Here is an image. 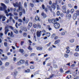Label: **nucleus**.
I'll list each match as a JSON object with an SVG mask.
<instances>
[{
    "mask_svg": "<svg viewBox=\"0 0 79 79\" xmlns=\"http://www.w3.org/2000/svg\"><path fill=\"white\" fill-rule=\"evenodd\" d=\"M77 14H75L73 16V19L75 20L77 18Z\"/></svg>",
    "mask_w": 79,
    "mask_h": 79,
    "instance_id": "obj_12",
    "label": "nucleus"
},
{
    "mask_svg": "<svg viewBox=\"0 0 79 79\" xmlns=\"http://www.w3.org/2000/svg\"><path fill=\"white\" fill-rule=\"evenodd\" d=\"M35 55V53H32L31 55V56H34Z\"/></svg>",
    "mask_w": 79,
    "mask_h": 79,
    "instance_id": "obj_49",
    "label": "nucleus"
},
{
    "mask_svg": "<svg viewBox=\"0 0 79 79\" xmlns=\"http://www.w3.org/2000/svg\"><path fill=\"white\" fill-rule=\"evenodd\" d=\"M54 77V75L53 74H52L49 77V79H50L51 78H52V77Z\"/></svg>",
    "mask_w": 79,
    "mask_h": 79,
    "instance_id": "obj_39",
    "label": "nucleus"
},
{
    "mask_svg": "<svg viewBox=\"0 0 79 79\" xmlns=\"http://www.w3.org/2000/svg\"><path fill=\"white\" fill-rule=\"evenodd\" d=\"M56 4L55 3H53L52 4V8L54 9V10H55L56 9Z\"/></svg>",
    "mask_w": 79,
    "mask_h": 79,
    "instance_id": "obj_8",
    "label": "nucleus"
},
{
    "mask_svg": "<svg viewBox=\"0 0 79 79\" xmlns=\"http://www.w3.org/2000/svg\"><path fill=\"white\" fill-rule=\"evenodd\" d=\"M60 71L61 73H63V69L61 68L60 69Z\"/></svg>",
    "mask_w": 79,
    "mask_h": 79,
    "instance_id": "obj_53",
    "label": "nucleus"
},
{
    "mask_svg": "<svg viewBox=\"0 0 79 79\" xmlns=\"http://www.w3.org/2000/svg\"><path fill=\"white\" fill-rule=\"evenodd\" d=\"M47 27L48 28L49 31H52V28L50 27V25H48Z\"/></svg>",
    "mask_w": 79,
    "mask_h": 79,
    "instance_id": "obj_26",
    "label": "nucleus"
},
{
    "mask_svg": "<svg viewBox=\"0 0 79 79\" xmlns=\"http://www.w3.org/2000/svg\"><path fill=\"white\" fill-rule=\"evenodd\" d=\"M20 63H21V64H23V63H24V62H25V61L24 60H20L19 61Z\"/></svg>",
    "mask_w": 79,
    "mask_h": 79,
    "instance_id": "obj_19",
    "label": "nucleus"
},
{
    "mask_svg": "<svg viewBox=\"0 0 79 79\" xmlns=\"http://www.w3.org/2000/svg\"><path fill=\"white\" fill-rule=\"evenodd\" d=\"M48 21L49 23H52L53 20H52V19H48Z\"/></svg>",
    "mask_w": 79,
    "mask_h": 79,
    "instance_id": "obj_35",
    "label": "nucleus"
},
{
    "mask_svg": "<svg viewBox=\"0 0 79 79\" xmlns=\"http://www.w3.org/2000/svg\"><path fill=\"white\" fill-rule=\"evenodd\" d=\"M42 32H43V33H45L46 32V30H43L42 31Z\"/></svg>",
    "mask_w": 79,
    "mask_h": 79,
    "instance_id": "obj_63",
    "label": "nucleus"
},
{
    "mask_svg": "<svg viewBox=\"0 0 79 79\" xmlns=\"http://www.w3.org/2000/svg\"><path fill=\"white\" fill-rule=\"evenodd\" d=\"M37 27L38 28V29H40V28L42 27L41 25H40L39 23H38L37 24Z\"/></svg>",
    "mask_w": 79,
    "mask_h": 79,
    "instance_id": "obj_13",
    "label": "nucleus"
},
{
    "mask_svg": "<svg viewBox=\"0 0 79 79\" xmlns=\"http://www.w3.org/2000/svg\"><path fill=\"white\" fill-rule=\"evenodd\" d=\"M9 27L11 29V30H12L13 31V30H13V29H14V28L12 26H10Z\"/></svg>",
    "mask_w": 79,
    "mask_h": 79,
    "instance_id": "obj_50",
    "label": "nucleus"
},
{
    "mask_svg": "<svg viewBox=\"0 0 79 79\" xmlns=\"http://www.w3.org/2000/svg\"><path fill=\"white\" fill-rule=\"evenodd\" d=\"M55 36H56V35L55 34H53L51 36L52 39H53V38H54V37H55Z\"/></svg>",
    "mask_w": 79,
    "mask_h": 79,
    "instance_id": "obj_31",
    "label": "nucleus"
},
{
    "mask_svg": "<svg viewBox=\"0 0 79 79\" xmlns=\"http://www.w3.org/2000/svg\"><path fill=\"white\" fill-rule=\"evenodd\" d=\"M60 16L61 17H63L64 16V14H63V13H61L60 14Z\"/></svg>",
    "mask_w": 79,
    "mask_h": 79,
    "instance_id": "obj_55",
    "label": "nucleus"
},
{
    "mask_svg": "<svg viewBox=\"0 0 79 79\" xmlns=\"http://www.w3.org/2000/svg\"><path fill=\"white\" fill-rule=\"evenodd\" d=\"M35 19L36 21H40L39 18V17H38V16H35Z\"/></svg>",
    "mask_w": 79,
    "mask_h": 79,
    "instance_id": "obj_23",
    "label": "nucleus"
},
{
    "mask_svg": "<svg viewBox=\"0 0 79 79\" xmlns=\"http://www.w3.org/2000/svg\"><path fill=\"white\" fill-rule=\"evenodd\" d=\"M5 2L6 3H9V0H5Z\"/></svg>",
    "mask_w": 79,
    "mask_h": 79,
    "instance_id": "obj_43",
    "label": "nucleus"
},
{
    "mask_svg": "<svg viewBox=\"0 0 79 79\" xmlns=\"http://www.w3.org/2000/svg\"><path fill=\"white\" fill-rule=\"evenodd\" d=\"M70 11L69 10H68L67 11V14H69V13Z\"/></svg>",
    "mask_w": 79,
    "mask_h": 79,
    "instance_id": "obj_64",
    "label": "nucleus"
},
{
    "mask_svg": "<svg viewBox=\"0 0 79 79\" xmlns=\"http://www.w3.org/2000/svg\"><path fill=\"white\" fill-rule=\"evenodd\" d=\"M75 64H73L71 66V67H72V68H74L75 66Z\"/></svg>",
    "mask_w": 79,
    "mask_h": 79,
    "instance_id": "obj_60",
    "label": "nucleus"
},
{
    "mask_svg": "<svg viewBox=\"0 0 79 79\" xmlns=\"http://www.w3.org/2000/svg\"><path fill=\"white\" fill-rule=\"evenodd\" d=\"M30 6H31V7H34V4L33 3H30Z\"/></svg>",
    "mask_w": 79,
    "mask_h": 79,
    "instance_id": "obj_42",
    "label": "nucleus"
},
{
    "mask_svg": "<svg viewBox=\"0 0 79 79\" xmlns=\"http://www.w3.org/2000/svg\"><path fill=\"white\" fill-rule=\"evenodd\" d=\"M70 12L71 14H73L74 12V9H71L70 10Z\"/></svg>",
    "mask_w": 79,
    "mask_h": 79,
    "instance_id": "obj_27",
    "label": "nucleus"
},
{
    "mask_svg": "<svg viewBox=\"0 0 79 79\" xmlns=\"http://www.w3.org/2000/svg\"><path fill=\"white\" fill-rule=\"evenodd\" d=\"M69 52H70V50H67L66 51V53H67L68 54L69 53Z\"/></svg>",
    "mask_w": 79,
    "mask_h": 79,
    "instance_id": "obj_45",
    "label": "nucleus"
},
{
    "mask_svg": "<svg viewBox=\"0 0 79 79\" xmlns=\"http://www.w3.org/2000/svg\"><path fill=\"white\" fill-rule=\"evenodd\" d=\"M56 15L57 16H60V11H57L56 13Z\"/></svg>",
    "mask_w": 79,
    "mask_h": 79,
    "instance_id": "obj_29",
    "label": "nucleus"
},
{
    "mask_svg": "<svg viewBox=\"0 0 79 79\" xmlns=\"http://www.w3.org/2000/svg\"><path fill=\"white\" fill-rule=\"evenodd\" d=\"M24 7H27V2H25L24 3Z\"/></svg>",
    "mask_w": 79,
    "mask_h": 79,
    "instance_id": "obj_52",
    "label": "nucleus"
},
{
    "mask_svg": "<svg viewBox=\"0 0 79 79\" xmlns=\"http://www.w3.org/2000/svg\"><path fill=\"white\" fill-rule=\"evenodd\" d=\"M13 4L14 6H15V8H16V7H18V10H19V7L20 6H22L21 2H19V4L18 2H16L15 3H14Z\"/></svg>",
    "mask_w": 79,
    "mask_h": 79,
    "instance_id": "obj_4",
    "label": "nucleus"
},
{
    "mask_svg": "<svg viewBox=\"0 0 79 79\" xmlns=\"http://www.w3.org/2000/svg\"><path fill=\"white\" fill-rule=\"evenodd\" d=\"M79 46L78 45H77L76 47V48L75 49V51L76 52H79Z\"/></svg>",
    "mask_w": 79,
    "mask_h": 79,
    "instance_id": "obj_17",
    "label": "nucleus"
},
{
    "mask_svg": "<svg viewBox=\"0 0 79 79\" xmlns=\"http://www.w3.org/2000/svg\"><path fill=\"white\" fill-rule=\"evenodd\" d=\"M68 6L69 7H70V8H72V5H71V4H69L68 5Z\"/></svg>",
    "mask_w": 79,
    "mask_h": 79,
    "instance_id": "obj_47",
    "label": "nucleus"
},
{
    "mask_svg": "<svg viewBox=\"0 0 79 79\" xmlns=\"http://www.w3.org/2000/svg\"><path fill=\"white\" fill-rule=\"evenodd\" d=\"M36 49L37 50H42V47H37Z\"/></svg>",
    "mask_w": 79,
    "mask_h": 79,
    "instance_id": "obj_14",
    "label": "nucleus"
},
{
    "mask_svg": "<svg viewBox=\"0 0 79 79\" xmlns=\"http://www.w3.org/2000/svg\"><path fill=\"white\" fill-rule=\"evenodd\" d=\"M27 35V34L26 33H24L23 34V35L24 37H26Z\"/></svg>",
    "mask_w": 79,
    "mask_h": 79,
    "instance_id": "obj_56",
    "label": "nucleus"
},
{
    "mask_svg": "<svg viewBox=\"0 0 79 79\" xmlns=\"http://www.w3.org/2000/svg\"><path fill=\"white\" fill-rule=\"evenodd\" d=\"M32 1H33V3H39V1L38 0H32Z\"/></svg>",
    "mask_w": 79,
    "mask_h": 79,
    "instance_id": "obj_22",
    "label": "nucleus"
},
{
    "mask_svg": "<svg viewBox=\"0 0 79 79\" xmlns=\"http://www.w3.org/2000/svg\"><path fill=\"white\" fill-rule=\"evenodd\" d=\"M22 12H20L19 14L20 16H22Z\"/></svg>",
    "mask_w": 79,
    "mask_h": 79,
    "instance_id": "obj_59",
    "label": "nucleus"
},
{
    "mask_svg": "<svg viewBox=\"0 0 79 79\" xmlns=\"http://www.w3.org/2000/svg\"><path fill=\"white\" fill-rule=\"evenodd\" d=\"M48 9H49V10H50V11H51V12H52L53 11V10H52V7H51V6H48Z\"/></svg>",
    "mask_w": 79,
    "mask_h": 79,
    "instance_id": "obj_15",
    "label": "nucleus"
},
{
    "mask_svg": "<svg viewBox=\"0 0 79 79\" xmlns=\"http://www.w3.org/2000/svg\"><path fill=\"white\" fill-rule=\"evenodd\" d=\"M30 68L31 69H34L35 68L34 66H31L30 67Z\"/></svg>",
    "mask_w": 79,
    "mask_h": 79,
    "instance_id": "obj_37",
    "label": "nucleus"
},
{
    "mask_svg": "<svg viewBox=\"0 0 79 79\" xmlns=\"http://www.w3.org/2000/svg\"><path fill=\"white\" fill-rule=\"evenodd\" d=\"M70 48H69V46H67L66 47V50H69L70 49Z\"/></svg>",
    "mask_w": 79,
    "mask_h": 79,
    "instance_id": "obj_58",
    "label": "nucleus"
},
{
    "mask_svg": "<svg viewBox=\"0 0 79 79\" xmlns=\"http://www.w3.org/2000/svg\"><path fill=\"white\" fill-rule=\"evenodd\" d=\"M42 16H43L44 18H46L47 17V15L45 14H44V13H41Z\"/></svg>",
    "mask_w": 79,
    "mask_h": 79,
    "instance_id": "obj_18",
    "label": "nucleus"
},
{
    "mask_svg": "<svg viewBox=\"0 0 79 79\" xmlns=\"http://www.w3.org/2000/svg\"><path fill=\"white\" fill-rule=\"evenodd\" d=\"M65 34V32H62L61 33V35H64Z\"/></svg>",
    "mask_w": 79,
    "mask_h": 79,
    "instance_id": "obj_51",
    "label": "nucleus"
},
{
    "mask_svg": "<svg viewBox=\"0 0 79 79\" xmlns=\"http://www.w3.org/2000/svg\"><path fill=\"white\" fill-rule=\"evenodd\" d=\"M9 31V30L8 29H6V27H5V34L6 35L7 34V33H8V32Z\"/></svg>",
    "mask_w": 79,
    "mask_h": 79,
    "instance_id": "obj_11",
    "label": "nucleus"
},
{
    "mask_svg": "<svg viewBox=\"0 0 79 79\" xmlns=\"http://www.w3.org/2000/svg\"><path fill=\"white\" fill-rule=\"evenodd\" d=\"M14 74L15 76H16L18 74V71H15L14 72Z\"/></svg>",
    "mask_w": 79,
    "mask_h": 79,
    "instance_id": "obj_46",
    "label": "nucleus"
},
{
    "mask_svg": "<svg viewBox=\"0 0 79 79\" xmlns=\"http://www.w3.org/2000/svg\"><path fill=\"white\" fill-rule=\"evenodd\" d=\"M56 8L57 10H60V6H59V5H57Z\"/></svg>",
    "mask_w": 79,
    "mask_h": 79,
    "instance_id": "obj_34",
    "label": "nucleus"
},
{
    "mask_svg": "<svg viewBox=\"0 0 79 79\" xmlns=\"http://www.w3.org/2000/svg\"><path fill=\"white\" fill-rule=\"evenodd\" d=\"M7 59H8V57L7 56H5V58H4L5 60H7Z\"/></svg>",
    "mask_w": 79,
    "mask_h": 79,
    "instance_id": "obj_62",
    "label": "nucleus"
},
{
    "mask_svg": "<svg viewBox=\"0 0 79 79\" xmlns=\"http://www.w3.org/2000/svg\"><path fill=\"white\" fill-rule=\"evenodd\" d=\"M58 39V36H56L54 38L55 40H56Z\"/></svg>",
    "mask_w": 79,
    "mask_h": 79,
    "instance_id": "obj_57",
    "label": "nucleus"
},
{
    "mask_svg": "<svg viewBox=\"0 0 79 79\" xmlns=\"http://www.w3.org/2000/svg\"><path fill=\"white\" fill-rule=\"evenodd\" d=\"M53 67L54 68H58V65L55 64H53Z\"/></svg>",
    "mask_w": 79,
    "mask_h": 79,
    "instance_id": "obj_25",
    "label": "nucleus"
},
{
    "mask_svg": "<svg viewBox=\"0 0 79 79\" xmlns=\"http://www.w3.org/2000/svg\"><path fill=\"white\" fill-rule=\"evenodd\" d=\"M70 71H69V70H68V71L66 72H65V73H66V74H69V73H70Z\"/></svg>",
    "mask_w": 79,
    "mask_h": 79,
    "instance_id": "obj_48",
    "label": "nucleus"
},
{
    "mask_svg": "<svg viewBox=\"0 0 79 79\" xmlns=\"http://www.w3.org/2000/svg\"><path fill=\"white\" fill-rule=\"evenodd\" d=\"M45 35L48 37H49L50 36V33L48 32L45 33Z\"/></svg>",
    "mask_w": 79,
    "mask_h": 79,
    "instance_id": "obj_10",
    "label": "nucleus"
},
{
    "mask_svg": "<svg viewBox=\"0 0 79 79\" xmlns=\"http://www.w3.org/2000/svg\"><path fill=\"white\" fill-rule=\"evenodd\" d=\"M13 19V18L11 17H10L9 18L10 21H11V20Z\"/></svg>",
    "mask_w": 79,
    "mask_h": 79,
    "instance_id": "obj_54",
    "label": "nucleus"
},
{
    "mask_svg": "<svg viewBox=\"0 0 79 79\" xmlns=\"http://www.w3.org/2000/svg\"><path fill=\"white\" fill-rule=\"evenodd\" d=\"M37 25H36V24H33V27L34 28H36V27H37Z\"/></svg>",
    "mask_w": 79,
    "mask_h": 79,
    "instance_id": "obj_44",
    "label": "nucleus"
},
{
    "mask_svg": "<svg viewBox=\"0 0 79 79\" xmlns=\"http://www.w3.org/2000/svg\"><path fill=\"white\" fill-rule=\"evenodd\" d=\"M28 49L29 50H30V51H31V50H32V48L31 47V46H29L28 47Z\"/></svg>",
    "mask_w": 79,
    "mask_h": 79,
    "instance_id": "obj_32",
    "label": "nucleus"
},
{
    "mask_svg": "<svg viewBox=\"0 0 79 79\" xmlns=\"http://www.w3.org/2000/svg\"><path fill=\"white\" fill-rule=\"evenodd\" d=\"M0 19H2V21L4 22V21H5L6 20V17L5 16L0 15Z\"/></svg>",
    "mask_w": 79,
    "mask_h": 79,
    "instance_id": "obj_7",
    "label": "nucleus"
},
{
    "mask_svg": "<svg viewBox=\"0 0 79 79\" xmlns=\"http://www.w3.org/2000/svg\"><path fill=\"white\" fill-rule=\"evenodd\" d=\"M36 35H37V36L38 37H39L40 36V32L39 31H38L36 32Z\"/></svg>",
    "mask_w": 79,
    "mask_h": 79,
    "instance_id": "obj_16",
    "label": "nucleus"
},
{
    "mask_svg": "<svg viewBox=\"0 0 79 79\" xmlns=\"http://www.w3.org/2000/svg\"><path fill=\"white\" fill-rule=\"evenodd\" d=\"M9 64L10 63H9V62H6L5 64V66H8Z\"/></svg>",
    "mask_w": 79,
    "mask_h": 79,
    "instance_id": "obj_36",
    "label": "nucleus"
},
{
    "mask_svg": "<svg viewBox=\"0 0 79 79\" xmlns=\"http://www.w3.org/2000/svg\"><path fill=\"white\" fill-rule=\"evenodd\" d=\"M30 72V69H28L27 70L25 71V73H29Z\"/></svg>",
    "mask_w": 79,
    "mask_h": 79,
    "instance_id": "obj_30",
    "label": "nucleus"
},
{
    "mask_svg": "<svg viewBox=\"0 0 79 79\" xmlns=\"http://www.w3.org/2000/svg\"><path fill=\"white\" fill-rule=\"evenodd\" d=\"M64 56L65 58H68V57L69 56V55H68V54H64Z\"/></svg>",
    "mask_w": 79,
    "mask_h": 79,
    "instance_id": "obj_33",
    "label": "nucleus"
},
{
    "mask_svg": "<svg viewBox=\"0 0 79 79\" xmlns=\"http://www.w3.org/2000/svg\"><path fill=\"white\" fill-rule=\"evenodd\" d=\"M54 26L56 29H58L60 27V24L58 23H54Z\"/></svg>",
    "mask_w": 79,
    "mask_h": 79,
    "instance_id": "obj_5",
    "label": "nucleus"
},
{
    "mask_svg": "<svg viewBox=\"0 0 79 79\" xmlns=\"http://www.w3.org/2000/svg\"><path fill=\"white\" fill-rule=\"evenodd\" d=\"M74 56H79V54L77 52H75L74 54Z\"/></svg>",
    "mask_w": 79,
    "mask_h": 79,
    "instance_id": "obj_20",
    "label": "nucleus"
},
{
    "mask_svg": "<svg viewBox=\"0 0 79 79\" xmlns=\"http://www.w3.org/2000/svg\"><path fill=\"white\" fill-rule=\"evenodd\" d=\"M62 11L64 13H66V6H62Z\"/></svg>",
    "mask_w": 79,
    "mask_h": 79,
    "instance_id": "obj_6",
    "label": "nucleus"
},
{
    "mask_svg": "<svg viewBox=\"0 0 79 79\" xmlns=\"http://www.w3.org/2000/svg\"><path fill=\"white\" fill-rule=\"evenodd\" d=\"M76 13H75V14H77V15H79V11L77 10L76 11Z\"/></svg>",
    "mask_w": 79,
    "mask_h": 79,
    "instance_id": "obj_41",
    "label": "nucleus"
},
{
    "mask_svg": "<svg viewBox=\"0 0 79 79\" xmlns=\"http://www.w3.org/2000/svg\"><path fill=\"white\" fill-rule=\"evenodd\" d=\"M20 11H22V12L23 14H26V11H25V10L24 9L23 7L20 6V7H19V9L17 10V12H19Z\"/></svg>",
    "mask_w": 79,
    "mask_h": 79,
    "instance_id": "obj_3",
    "label": "nucleus"
},
{
    "mask_svg": "<svg viewBox=\"0 0 79 79\" xmlns=\"http://www.w3.org/2000/svg\"><path fill=\"white\" fill-rule=\"evenodd\" d=\"M19 52H21V53H23L24 52V50L23 49H19Z\"/></svg>",
    "mask_w": 79,
    "mask_h": 79,
    "instance_id": "obj_38",
    "label": "nucleus"
},
{
    "mask_svg": "<svg viewBox=\"0 0 79 79\" xmlns=\"http://www.w3.org/2000/svg\"><path fill=\"white\" fill-rule=\"evenodd\" d=\"M3 35V33H0V37L1 38H2V36Z\"/></svg>",
    "mask_w": 79,
    "mask_h": 79,
    "instance_id": "obj_61",
    "label": "nucleus"
},
{
    "mask_svg": "<svg viewBox=\"0 0 79 79\" xmlns=\"http://www.w3.org/2000/svg\"><path fill=\"white\" fill-rule=\"evenodd\" d=\"M74 39H71L69 40V42H70V43L71 44H73L74 43Z\"/></svg>",
    "mask_w": 79,
    "mask_h": 79,
    "instance_id": "obj_21",
    "label": "nucleus"
},
{
    "mask_svg": "<svg viewBox=\"0 0 79 79\" xmlns=\"http://www.w3.org/2000/svg\"><path fill=\"white\" fill-rule=\"evenodd\" d=\"M18 22H20V23H23V24H24V23H27L28 22H29V20H28V19H26V18L25 17H24L22 19H19L18 20Z\"/></svg>",
    "mask_w": 79,
    "mask_h": 79,
    "instance_id": "obj_2",
    "label": "nucleus"
},
{
    "mask_svg": "<svg viewBox=\"0 0 79 79\" xmlns=\"http://www.w3.org/2000/svg\"><path fill=\"white\" fill-rule=\"evenodd\" d=\"M52 21H53L54 23L56 22V19H52Z\"/></svg>",
    "mask_w": 79,
    "mask_h": 79,
    "instance_id": "obj_40",
    "label": "nucleus"
},
{
    "mask_svg": "<svg viewBox=\"0 0 79 79\" xmlns=\"http://www.w3.org/2000/svg\"><path fill=\"white\" fill-rule=\"evenodd\" d=\"M60 42V40H57L54 42V44L55 45L58 44H59Z\"/></svg>",
    "mask_w": 79,
    "mask_h": 79,
    "instance_id": "obj_9",
    "label": "nucleus"
},
{
    "mask_svg": "<svg viewBox=\"0 0 79 79\" xmlns=\"http://www.w3.org/2000/svg\"><path fill=\"white\" fill-rule=\"evenodd\" d=\"M1 6L3 7V8L2 7H0V10L1 11H2V10H4L5 13H6V15L7 16H9V14L8 13V12H7V10H6V6L5 5V4L1 3Z\"/></svg>",
    "mask_w": 79,
    "mask_h": 79,
    "instance_id": "obj_1",
    "label": "nucleus"
},
{
    "mask_svg": "<svg viewBox=\"0 0 79 79\" xmlns=\"http://www.w3.org/2000/svg\"><path fill=\"white\" fill-rule=\"evenodd\" d=\"M13 31L15 34H18V31L17 29H14Z\"/></svg>",
    "mask_w": 79,
    "mask_h": 79,
    "instance_id": "obj_24",
    "label": "nucleus"
},
{
    "mask_svg": "<svg viewBox=\"0 0 79 79\" xmlns=\"http://www.w3.org/2000/svg\"><path fill=\"white\" fill-rule=\"evenodd\" d=\"M32 23L30 22L28 24V26L29 27H32Z\"/></svg>",
    "mask_w": 79,
    "mask_h": 79,
    "instance_id": "obj_28",
    "label": "nucleus"
}]
</instances>
